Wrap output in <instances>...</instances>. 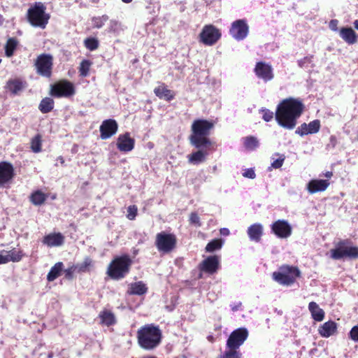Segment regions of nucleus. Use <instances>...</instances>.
Instances as JSON below:
<instances>
[{
  "label": "nucleus",
  "mask_w": 358,
  "mask_h": 358,
  "mask_svg": "<svg viewBox=\"0 0 358 358\" xmlns=\"http://www.w3.org/2000/svg\"><path fill=\"white\" fill-rule=\"evenodd\" d=\"M273 162L271 164V168L273 169H279L280 168L285 159V157L284 155H280L279 153H275L271 157Z\"/></svg>",
  "instance_id": "58836bf2"
},
{
  "label": "nucleus",
  "mask_w": 358,
  "mask_h": 358,
  "mask_svg": "<svg viewBox=\"0 0 358 358\" xmlns=\"http://www.w3.org/2000/svg\"><path fill=\"white\" fill-rule=\"evenodd\" d=\"M329 184L327 180L313 179L308 182L306 189L310 194H313L325 191L329 186Z\"/></svg>",
  "instance_id": "aec40b11"
},
{
  "label": "nucleus",
  "mask_w": 358,
  "mask_h": 358,
  "mask_svg": "<svg viewBox=\"0 0 358 358\" xmlns=\"http://www.w3.org/2000/svg\"><path fill=\"white\" fill-rule=\"evenodd\" d=\"M58 159H59V160H60V162H61V163H62V164H63V163L64 162V159H63L62 157H59L58 158Z\"/></svg>",
  "instance_id": "338daca9"
},
{
  "label": "nucleus",
  "mask_w": 358,
  "mask_h": 358,
  "mask_svg": "<svg viewBox=\"0 0 358 358\" xmlns=\"http://www.w3.org/2000/svg\"><path fill=\"white\" fill-rule=\"evenodd\" d=\"M249 27L245 20H237L232 22L229 33L237 41L245 39L248 35Z\"/></svg>",
  "instance_id": "ddd939ff"
},
{
  "label": "nucleus",
  "mask_w": 358,
  "mask_h": 358,
  "mask_svg": "<svg viewBox=\"0 0 358 358\" xmlns=\"http://www.w3.org/2000/svg\"><path fill=\"white\" fill-rule=\"evenodd\" d=\"M303 108V103L299 99H285L278 105L275 114V120L280 127L289 130L293 129Z\"/></svg>",
  "instance_id": "f257e3e1"
},
{
  "label": "nucleus",
  "mask_w": 358,
  "mask_h": 358,
  "mask_svg": "<svg viewBox=\"0 0 358 358\" xmlns=\"http://www.w3.org/2000/svg\"><path fill=\"white\" fill-rule=\"evenodd\" d=\"M143 358H156L155 357H152V356H148V357H143Z\"/></svg>",
  "instance_id": "774afa93"
},
{
  "label": "nucleus",
  "mask_w": 358,
  "mask_h": 358,
  "mask_svg": "<svg viewBox=\"0 0 358 358\" xmlns=\"http://www.w3.org/2000/svg\"><path fill=\"white\" fill-rule=\"evenodd\" d=\"M138 343L141 348L151 350L157 348L162 339V332L158 327L146 325L137 332Z\"/></svg>",
  "instance_id": "7ed1b4c3"
},
{
  "label": "nucleus",
  "mask_w": 358,
  "mask_h": 358,
  "mask_svg": "<svg viewBox=\"0 0 358 358\" xmlns=\"http://www.w3.org/2000/svg\"><path fill=\"white\" fill-rule=\"evenodd\" d=\"M75 266H71L64 271L65 276L68 279H71L73 278V272L76 271Z\"/></svg>",
  "instance_id": "6e6d98bb"
},
{
  "label": "nucleus",
  "mask_w": 358,
  "mask_h": 358,
  "mask_svg": "<svg viewBox=\"0 0 358 358\" xmlns=\"http://www.w3.org/2000/svg\"><path fill=\"white\" fill-rule=\"evenodd\" d=\"M8 262V258L6 257V250L0 252V264H6Z\"/></svg>",
  "instance_id": "4d7b16f0"
},
{
  "label": "nucleus",
  "mask_w": 358,
  "mask_h": 358,
  "mask_svg": "<svg viewBox=\"0 0 358 358\" xmlns=\"http://www.w3.org/2000/svg\"><path fill=\"white\" fill-rule=\"evenodd\" d=\"M189 222L191 224L194 225L196 227L201 226L200 218L196 213H192L189 215Z\"/></svg>",
  "instance_id": "09e8293b"
},
{
  "label": "nucleus",
  "mask_w": 358,
  "mask_h": 358,
  "mask_svg": "<svg viewBox=\"0 0 358 358\" xmlns=\"http://www.w3.org/2000/svg\"><path fill=\"white\" fill-rule=\"evenodd\" d=\"M118 129V124L113 119L105 120L100 127V137L103 140L108 139L115 135Z\"/></svg>",
  "instance_id": "2eb2a0df"
},
{
  "label": "nucleus",
  "mask_w": 358,
  "mask_h": 358,
  "mask_svg": "<svg viewBox=\"0 0 358 358\" xmlns=\"http://www.w3.org/2000/svg\"><path fill=\"white\" fill-rule=\"evenodd\" d=\"M262 115V119L266 122H270L273 118V113L267 108H262L259 110Z\"/></svg>",
  "instance_id": "de8ad7c7"
},
{
  "label": "nucleus",
  "mask_w": 358,
  "mask_h": 358,
  "mask_svg": "<svg viewBox=\"0 0 358 358\" xmlns=\"http://www.w3.org/2000/svg\"><path fill=\"white\" fill-rule=\"evenodd\" d=\"M124 3H129L132 1V0H122Z\"/></svg>",
  "instance_id": "69168bd1"
},
{
  "label": "nucleus",
  "mask_w": 358,
  "mask_h": 358,
  "mask_svg": "<svg viewBox=\"0 0 358 358\" xmlns=\"http://www.w3.org/2000/svg\"><path fill=\"white\" fill-rule=\"evenodd\" d=\"M13 177V167L7 162L0 163V185L9 182Z\"/></svg>",
  "instance_id": "4be33fe9"
},
{
  "label": "nucleus",
  "mask_w": 358,
  "mask_h": 358,
  "mask_svg": "<svg viewBox=\"0 0 358 358\" xmlns=\"http://www.w3.org/2000/svg\"><path fill=\"white\" fill-rule=\"evenodd\" d=\"M155 95L159 99H164L166 101L173 99L175 94L173 91L169 90L164 84L155 87L154 90Z\"/></svg>",
  "instance_id": "a878e982"
},
{
  "label": "nucleus",
  "mask_w": 358,
  "mask_h": 358,
  "mask_svg": "<svg viewBox=\"0 0 358 358\" xmlns=\"http://www.w3.org/2000/svg\"><path fill=\"white\" fill-rule=\"evenodd\" d=\"M109 17L107 15H103L101 16H94L92 18V23L94 28L101 29L102 28L106 22L108 20Z\"/></svg>",
  "instance_id": "4c0bfd02"
},
{
  "label": "nucleus",
  "mask_w": 358,
  "mask_h": 358,
  "mask_svg": "<svg viewBox=\"0 0 358 358\" xmlns=\"http://www.w3.org/2000/svg\"><path fill=\"white\" fill-rule=\"evenodd\" d=\"M224 241L221 238L213 239L210 241L206 246V251L208 252H213L222 248Z\"/></svg>",
  "instance_id": "f704fd0d"
},
{
  "label": "nucleus",
  "mask_w": 358,
  "mask_h": 358,
  "mask_svg": "<svg viewBox=\"0 0 358 358\" xmlns=\"http://www.w3.org/2000/svg\"><path fill=\"white\" fill-rule=\"evenodd\" d=\"M220 234L222 236H228L229 234V230L227 228H222L220 229Z\"/></svg>",
  "instance_id": "680f3d73"
},
{
  "label": "nucleus",
  "mask_w": 358,
  "mask_h": 358,
  "mask_svg": "<svg viewBox=\"0 0 358 358\" xmlns=\"http://www.w3.org/2000/svg\"><path fill=\"white\" fill-rule=\"evenodd\" d=\"M43 243L48 247H59L64 243V236L61 233H51L44 236Z\"/></svg>",
  "instance_id": "412c9836"
},
{
  "label": "nucleus",
  "mask_w": 358,
  "mask_h": 358,
  "mask_svg": "<svg viewBox=\"0 0 358 358\" xmlns=\"http://www.w3.org/2000/svg\"><path fill=\"white\" fill-rule=\"evenodd\" d=\"M131 260L127 255L115 257L109 264L108 275L113 280L124 278L129 271Z\"/></svg>",
  "instance_id": "39448f33"
},
{
  "label": "nucleus",
  "mask_w": 358,
  "mask_h": 358,
  "mask_svg": "<svg viewBox=\"0 0 358 358\" xmlns=\"http://www.w3.org/2000/svg\"><path fill=\"white\" fill-rule=\"evenodd\" d=\"M255 73L259 78L264 82L271 80L274 76L271 65L264 62H259L256 64Z\"/></svg>",
  "instance_id": "f3484780"
},
{
  "label": "nucleus",
  "mask_w": 358,
  "mask_h": 358,
  "mask_svg": "<svg viewBox=\"0 0 358 358\" xmlns=\"http://www.w3.org/2000/svg\"><path fill=\"white\" fill-rule=\"evenodd\" d=\"M241 354L239 351L226 350L221 358H241Z\"/></svg>",
  "instance_id": "49530a36"
},
{
  "label": "nucleus",
  "mask_w": 358,
  "mask_h": 358,
  "mask_svg": "<svg viewBox=\"0 0 358 358\" xmlns=\"http://www.w3.org/2000/svg\"><path fill=\"white\" fill-rule=\"evenodd\" d=\"M48 196L41 190L34 192L30 196L31 202L35 206L42 205L47 199Z\"/></svg>",
  "instance_id": "2f4dec72"
},
{
  "label": "nucleus",
  "mask_w": 358,
  "mask_h": 358,
  "mask_svg": "<svg viewBox=\"0 0 358 358\" xmlns=\"http://www.w3.org/2000/svg\"><path fill=\"white\" fill-rule=\"evenodd\" d=\"M308 310L313 319L317 322H321L324 317V311L319 307L317 303L311 301L308 304Z\"/></svg>",
  "instance_id": "bb28decb"
},
{
  "label": "nucleus",
  "mask_w": 358,
  "mask_h": 358,
  "mask_svg": "<svg viewBox=\"0 0 358 358\" xmlns=\"http://www.w3.org/2000/svg\"><path fill=\"white\" fill-rule=\"evenodd\" d=\"M53 64L52 56L49 54H41L38 56L35 66L38 74L49 78L52 74Z\"/></svg>",
  "instance_id": "9d476101"
},
{
  "label": "nucleus",
  "mask_w": 358,
  "mask_h": 358,
  "mask_svg": "<svg viewBox=\"0 0 358 358\" xmlns=\"http://www.w3.org/2000/svg\"><path fill=\"white\" fill-rule=\"evenodd\" d=\"M99 317L101 324L109 327L116 323L115 315L108 310H103L100 312Z\"/></svg>",
  "instance_id": "cd10ccee"
},
{
  "label": "nucleus",
  "mask_w": 358,
  "mask_h": 358,
  "mask_svg": "<svg viewBox=\"0 0 358 358\" xmlns=\"http://www.w3.org/2000/svg\"><path fill=\"white\" fill-rule=\"evenodd\" d=\"M92 266V260L89 257H86L83 262L75 265V269H76V271L78 273H85L90 271Z\"/></svg>",
  "instance_id": "72a5a7b5"
},
{
  "label": "nucleus",
  "mask_w": 358,
  "mask_h": 358,
  "mask_svg": "<svg viewBox=\"0 0 358 358\" xmlns=\"http://www.w3.org/2000/svg\"><path fill=\"white\" fill-rule=\"evenodd\" d=\"M6 254L8 258V262H18L23 257V253L21 250H16L15 249L9 251L6 250Z\"/></svg>",
  "instance_id": "c9c22d12"
},
{
  "label": "nucleus",
  "mask_w": 358,
  "mask_h": 358,
  "mask_svg": "<svg viewBox=\"0 0 358 358\" xmlns=\"http://www.w3.org/2000/svg\"><path fill=\"white\" fill-rule=\"evenodd\" d=\"M312 62L311 57H305L303 59L298 61V64L301 68L306 67V64Z\"/></svg>",
  "instance_id": "5fc2aeb1"
},
{
  "label": "nucleus",
  "mask_w": 358,
  "mask_h": 358,
  "mask_svg": "<svg viewBox=\"0 0 358 358\" xmlns=\"http://www.w3.org/2000/svg\"><path fill=\"white\" fill-rule=\"evenodd\" d=\"M214 127V124L203 119H198L193 122L189 139L192 145L196 148H208L213 143L208 137L210 130Z\"/></svg>",
  "instance_id": "f03ea898"
},
{
  "label": "nucleus",
  "mask_w": 358,
  "mask_h": 358,
  "mask_svg": "<svg viewBox=\"0 0 358 358\" xmlns=\"http://www.w3.org/2000/svg\"><path fill=\"white\" fill-rule=\"evenodd\" d=\"M92 62L88 59H84L81 62L79 67V73L82 77H86L89 74Z\"/></svg>",
  "instance_id": "ea45409f"
},
{
  "label": "nucleus",
  "mask_w": 358,
  "mask_h": 358,
  "mask_svg": "<svg viewBox=\"0 0 358 358\" xmlns=\"http://www.w3.org/2000/svg\"><path fill=\"white\" fill-rule=\"evenodd\" d=\"M354 27L355 28L358 30V20H356L355 22H354Z\"/></svg>",
  "instance_id": "0e129e2a"
},
{
  "label": "nucleus",
  "mask_w": 358,
  "mask_h": 358,
  "mask_svg": "<svg viewBox=\"0 0 358 358\" xmlns=\"http://www.w3.org/2000/svg\"><path fill=\"white\" fill-rule=\"evenodd\" d=\"M271 231L280 238H287L292 234V227L287 221L278 220L271 225Z\"/></svg>",
  "instance_id": "4468645a"
},
{
  "label": "nucleus",
  "mask_w": 358,
  "mask_h": 358,
  "mask_svg": "<svg viewBox=\"0 0 358 358\" xmlns=\"http://www.w3.org/2000/svg\"><path fill=\"white\" fill-rule=\"evenodd\" d=\"M337 330V324L331 320L324 322L318 329L322 337L329 338L334 335Z\"/></svg>",
  "instance_id": "b1692460"
},
{
  "label": "nucleus",
  "mask_w": 358,
  "mask_h": 358,
  "mask_svg": "<svg viewBox=\"0 0 358 358\" xmlns=\"http://www.w3.org/2000/svg\"><path fill=\"white\" fill-rule=\"evenodd\" d=\"M146 285L141 281L131 284L128 293L129 294L142 295L147 292Z\"/></svg>",
  "instance_id": "c756f323"
},
{
  "label": "nucleus",
  "mask_w": 358,
  "mask_h": 358,
  "mask_svg": "<svg viewBox=\"0 0 358 358\" xmlns=\"http://www.w3.org/2000/svg\"><path fill=\"white\" fill-rule=\"evenodd\" d=\"M64 264L62 262H57L51 268L49 273L47 275V280L49 282H52L55 280L56 278H57L60 274L61 272L63 270Z\"/></svg>",
  "instance_id": "c85d7f7f"
},
{
  "label": "nucleus",
  "mask_w": 358,
  "mask_h": 358,
  "mask_svg": "<svg viewBox=\"0 0 358 358\" xmlns=\"http://www.w3.org/2000/svg\"><path fill=\"white\" fill-rule=\"evenodd\" d=\"M85 46L90 51L96 50L99 48V41L95 38H87L84 41Z\"/></svg>",
  "instance_id": "a19ab883"
},
{
  "label": "nucleus",
  "mask_w": 358,
  "mask_h": 358,
  "mask_svg": "<svg viewBox=\"0 0 358 358\" xmlns=\"http://www.w3.org/2000/svg\"><path fill=\"white\" fill-rule=\"evenodd\" d=\"M248 236L250 241L259 242L263 235V226L260 223H255L250 225L247 230Z\"/></svg>",
  "instance_id": "5701e85b"
},
{
  "label": "nucleus",
  "mask_w": 358,
  "mask_h": 358,
  "mask_svg": "<svg viewBox=\"0 0 358 358\" xmlns=\"http://www.w3.org/2000/svg\"><path fill=\"white\" fill-rule=\"evenodd\" d=\"M135 141L130 137L129 133L119 135L117 139V148L122 152L131 151L134 148Z\"/></svg>",
  "instance_id": "a211bd4d"
},
{
  "label": "nucleus",
  "mask_w": 358,
  "mask_h": 358,
  "mask_svg": "<svg viewBox=\"0 0 358 358\" xmlns=\"http://www.w3.org/2000/svg\"><path fill=\"white\" fill-rule=\"evenodd\" d=\"M336 26H337V20H331L330 22L329 27L332 30L336 31L337 30Z\"/></svg>",
  "instance_id": "13d9d810"
},
{
  "label": "nucleus",
  "mask_w": 358,
  "mask_h": 358,
  "mask_svg": "<svg viewBox=\"0 0 358 358\" xmlns=\"http://www.w3.org/2000/svg\"><path fill=\"white\" fill-rule=\"evenodd\" d=\"M27 18L32 26L44 29L48 23L50 15L45 13V6L38 2L29 8Z\"/></svg>",
  "instance_id": "423d86ee"
},
{
  "label": "nucleus",
  "mask_w": 358,
  "mask_h": 358,
  "mask_svg": "<svg viewBox=\"0 0 358 358\" xmlns=\"http://www.w3.org/2000/svg\"><path fill=\"white\" fill-rule=\"evenodd\" d=\"M308 127V130L309 131L310 134H316L320 131V122L319 120H315L310 122L308 124H306Z\"/></svg>",
  "instance_id": "37998d69"
},
{
  "label": "nucleus",
  "mask_w": 358,
  "mask_h": 358,
  "mask_svg": "<svg viewBox=\"0 0 358 358\" xmlns=\"http://www.w3.org/2000/svg\"><path fill=\"white\" fill-rule=\"evenodd\" d=\"M244 147L246 150L252 151L259 146V142L257 137L249 136L243 139Z\"/></svg>",
  "instance_id": "7c9ffc66"
},
{
  "label": "nucleus",
  "mask_w": 358,
  "mask_h": 358,
  "mask_svg": "<svg viewBox=\"0 0 358 358\" xmlns=\"http://www.w3.org/2000/svg\"><path fill=\"white\" fill-rule=\"evenodd\" d=\"M220 267V257L216 255L209 256L199 264L201 271L212 275L215 273Z\"/></svg>",
  "instance_id": "dca6fc26"
},
{
  "label": "nucleus",
  "mask_w": 358,
  "mask_h": 358,
  "mask_svg": "<svg viewBox=\"0 0 358 358\" xmlns=\"http://www.w3.org/2000/svg\"><path fill=\"white\" fill-rule=\"evenodd\" d=\"M241 303L239 302V303H237L236 304H234V305H231V310L233 311H236L239 309V308L241 307Z\"/></svg>",
  "instance_id": "bf43d9fd"
},
{
  "label": "nucleus",
  "mask_w": 358,
  "mask_h": 358,
  "mask_svg": "<svg viewBox=\"0 0 358 358\" xmlns=\"http://www.w3.org/2000/svg\"><path fill=\"white\" fill-rule=\"evenodd\" d=\"M332 172L331 171H327L326 173H325V176L327 178H331L332 176Z\"/></svg>",
  "instance_id": "e2e57ef3"
},
{
  "label": "nucleus",
  "mask_w": 358,
  "mask_h": 358,
  "mask_svg": "<svg viewBox=\"0 0 358 358\" xmlns=\"http://www.w3.org/2000/svg\"><path fill=\"white\" fill-rule=\"evenodd\" d=\"M120 31V23L116 20H110L106 29L108 33L117 34Z\"/></svg>",
  "instance_id": "79ce46f5"
},
{
  "label": "nucleus",
  "mask_w": 358,
  "mask_h": 358,
  "mask_svg": "<svg viewBox=\"0 0 358 358\" xmlns=\"http://www.w3.org/2000/svg\"><path fill=\"white\" fill-rule=\"evenodd\" d=\"M301 274L298 268L290 266H282L278 271L273 272V279L280 285L289 286L293 284Z\"/></svg>",
  "instance_id": "0eeeda50"
},
{
  "label": "nucleus",
  "mask_w": 358,
  "mask_h": 358,
  "mask_svg": "<svg viewBox=\"0 0 358 358\" xmlns=\"http://www.w3.org/2000/svg\"><path fill=\"white\" fill-rule=\"evenodd\" d=\"M330 144L332 145V148H334L336 144V138L334 136H331L330 137Z\"/></svg>",
  "instance_id": "052dcab7"
},
{
  "label": "nucleus",
  "mask_w": 358,
  "mask_h": 358,
  "mask_svg": "<svg viewBox=\"0 0 358 358\" xmlns=\"http://www.w3.org/2000/svg\"><path fill=\"white\" fill-rule=\"evenodd\" d=\"M339 34L341 38L349 45L357 43V34L351 27H342L340 29Z\"/></svg>",
  "instance_id": "393cba45"
},
{
  "label": "nucleus",
  "mask_w": 358,
  "mask_h": 358,
  "mask_svg": "<svg viewBox=\"0 0 358 358\" xmlns=\"http://www.w3.org/2000/svg\"><path fill=\"white\" fill-rule=\"evenodd\" d=\"M329 255L334 260L357 259H358V247L353 245L349 239L341 240L336 243L334 248L329 250Z\"/></svg>",
  "instance_id": "20e7f679"
},
{
  "label": "nucleus",
  "mask_w": 358,
  "mask_h": 358,
  "mask_svg": "<svg viewBox=\"0 0 358 358\" xmlns=\"http://www.w3.org/2000/svg\"><path fill=\"white\" fill-rule=\"evenodd\" d=\"M243 176L245 178H250V179H254L256 177V174H255V170L253 169L250 168V169H247L244 171V172L243 173Z\"/></svg>",
  "instance_id": "864d4df0"
},
{
  "label": "nucleus",
  "mask_w": 358,
  "mask_h": 358,
  "mask_svg": "<svg viewBox=\"0 0 358 358\" xmlns=\"http://www.w3.org/2000/svg\"><path fill=\"white\" fill-rule=\"evenodd\" d=\"M75 94L73 85L67 80L52 85L50 94L55 97H68Z\"/></svg>",
  "instance_id": "f8f14e48"
},
{
  "label": "nucleus",
  "mask_w": 358,
  "mask_h": 358,
  "mask_svg": "<svg viewBox=\"0 0 358 358\" xmlns=\"http://www.w3.org/2000/svg\"><path fill=\"white\" fill-rule=\"evenodd\" d=\"M295 133L300 135L301 136L310 134L306 123H303L299 126L295 131Z\"/></svg>",
  "instance_id": "3c124183"
},
{
  "label": "nucleus",
  "mask_w": 358,
  "mask_h": 358,
  "mask_svg": "<svg viewBox=\"0 0 358 358\" xmlns=\"http://www.w3.org/2000/svg\"><path fill=\"white\" fill-rule=\"evenodd\" d=\"M248 337V331L245 328H238L233 331L227 341V348L231 350L238 351Z\"/></svg>",
  "instance_id": "1a4fd4ad"
},
{
  "label": "nucleus",
  "mask_w": 358,
  "mask_h": 358,
  "mask_svg": "<svg viewBox=\"0 0 358 358\" xmlns=\"http://www.w3.org/2000/svg\"><path fill=\"white\" fill-rule=\"evenodd\" d=\"M176 236L173 234L162 231L156 235L155 245L159 252H171L176 247Z\"/></svg>",
  "instance_id": "6e6552de"
},
{
  "label": "nucleus",
  "mask_w": 358,
  "mask_h": 358,
  "mask_svg": "<svg viewBox=\"0 0 358 358\" xmlns=\"http://www.w3.org/2000/svg\"><path fill=\"white\" fill-rule=\"evenodd\" d=\"M200 41L206 45H213L221 37L220 31L212 24L205 25L199 34Z\"/></svg>",
  "instance_id": "9b49d317"
},
{
  "label": "nucleus",
  "mask_w": 358,
  "mask_h": 358,
  "mask_svg": "<svg viewBox=\"0 0 358 358\" xmlns=\"http://www.w3.org/2000/svg\"><path fill=\"white\" fill-rule=\"evenodd\" d=\"M8 89L14 94L17 93L22 88V84L18 80H12L8 83Z\"/></svg>",
  "instance_id": "a18cd8bd"
},
{
  "label": "nucleus",
  "mask_w": 358,
  "mask_h": 358,
  "mask_svg": "<svg viewBox=\"0 0 358 358\" xmlns=\"http://www.w3.org/2000/svg\"><path fill=\"white\" fill-rule=\"evenodd\" d=\"M127 218L134 220L137 215V207L136 206H130L127 208Z\"/></svg>",
  "instance_id": "8fccbe9b"
},
{
  "label": "nucleus",
  "mask_w": 358,
  "mask_h": 358,
  "mask_svg": "<svg viewBox=\"0 0 358 358\" xmlns=\"http://www.w3.org/2000/svg\"><path fill=\"white\" fill-rule=\"evenodd\" d=\"M349 336L353 341L358 342V326H355L352 328Z\"/></svg>",
  "instance_id": "603ef678"
},
{
  "label": "nucleus",
  "mask_w": 358,
  "mask_h": 358,
  "mask_svg": "<svg viewBox=\"0 0 358 358\" xmlns=\"http://www.w3.org/2000/svg\"><path fill=\"white\" fill-rule=\"evenodd\" d=\"M31 148L35 153L39 152L41 150V141L40 136H36L32 138L31 142Z\"/></svg>",
  "instance_id": "c03bdc74"
},
{
  "label": "nucleus",
  "mask_w": 358,
  "mask_h": 358,
  "mask_svg": "<svg viewBox=\"0 0 358 358\" xmlns=\"http://www.w3.org/2000/svg\"><path fill=\"white\" fill-rule=\"evenodd\" d=\"M17 43L18 42L15 38H10L8 39L5 46V53L7 57H10L13 55Z\"/></svg>",
  "instance_id": "e433bc0d"
},
{
  "label": "nucleus",
  "mask_w": 358,
  "mask_h": 358,
  "mask_svg": "<svg viewBox=\"0 0 358 358\" xmlns=\"http://www.w3.org/2000/svg\"><path fill=\"white\" fill-rule=\"evenodd\" d=\"M54 108V101L50 97L43 99L39 104L38 108L43 113L50 112Z\"/></svg>",
  "instance_id": "473e14b6"
},
{
  "label": "nucleus",
  "mask_w": 358,
  "mask_h": 358,
  "mask_svg": "<svg viewBox=\"0 0 358 358\" xmlns=\"http://www.w3.org/2000/svg\"><path fill=\"white\" fill-rule=\"evenodd\" d=\"M208 148H197L198 150L192 152L187 155L188 162L194 165H198L199 164L206 162L207 156L208 155Z\"/></svg>",
  "instance_id": "6ab92c4d"
}]
</instances>
